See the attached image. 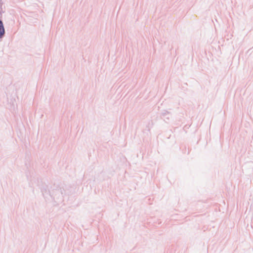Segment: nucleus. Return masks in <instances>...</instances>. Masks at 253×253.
I'll list each match as a JSON object with an SVG mask.
<instances>
[{
	"label": "nucleus",
	"instance_id": "nucleus-1",
	"mask_svg": "<svg viewBox=\"0 0 253 253\" xmlns=\"http://www.w3.org/2000/svg\"><path fill=\"white\" fill-rule=\"evenodd\" d=\"M0 14L1 12H0ZM5 34L4 25L2 20L0 19V39L3 38Z\"/></svg>",
	"mask_w": 253,
	"mask_h": 253
},
{
	"label": "nucleus",
	"instance_id": "nucleus-2",
	"mask_svg": "<svg viewBox=\"0 0 253 253\" xmlns=\"http://www.w3.org/2000/svg\"><path fill=\"white\" fill-rule=\"evenodd\" d=\"M170 116L169 113L166 110L164 111L161 114V118H163L166 122H167V121L169 120Z\"/></svg>",
	"mask_w": 253,
	"mask_h": 253
}]
</instances>
